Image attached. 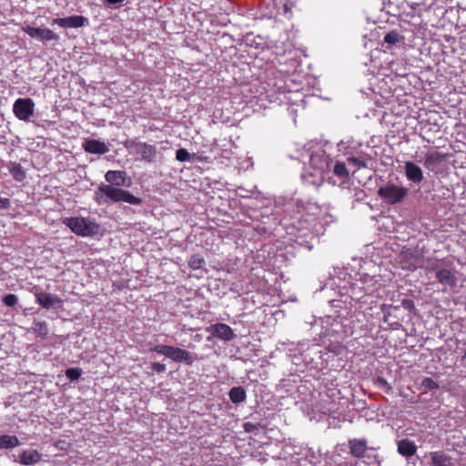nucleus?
Masks as SVG:
<instances>
[{
    "instance_id": "7ed1b4c3",
    "label": "nucleus",
    "mask_w": 466,
    "mask_h": 466,
    "mask_svg": "<svg viewBox=\"0 0 466 466\" xmlns=\"http://www.w3.org/2000/svg\"><path fill=\"white\" fill-rule=\"evenodd\" d=\"M63 223L76 235L81 237H92L96 235L99 231L98 224L90 218H66Z\"/></svg>"
},
{
    "instance_id": "f257e3e1",
    "label": "nucleus",
    "mask_w": 466,
    "mask_h": 466,
    "mask_svg": "<svg viewBox=\"0 0 466 466\" xmlns=\"http://www.w3.org/2000/svg\"><path fill=\"white\" fill-rule=\"evenodd\" d=\"M94 199L99 205L126 202L138 206L142 203L140 198L135 197L129 191L104 183H101L95 190Z\"/></svg>"
},
{
    "instance_id": "aec40b11",
    "label": "nucleus",
    "mask_w": 466,
    "mask_h": 466,
    "mask_svg": "<svg viewBox=\"0 0 466 466\" xmlns=\"http://www.w3.org/2000/svg\"><path fill=\"white\" fill-rule=\"evenodd\" d=\"M361 147V143L353 139V137H348L346 139H342L338 143L339 151L344 153L345 155L350 154L353 151H356Z\"/></svg>"
},
{
    "instance_id": "f8f14e48",
    "label": "nucleus",
    "mask_w": 466,
    "mask_h": 466,
    "mask_svg": "<svg viewBox=\"0 0 466 466\" xmlns=\"http://www.w3.org/2000/svg\"><path fill=\"white\" fill-rule=\"evenodd\" d=\"M106 185L114 187H128L130 179L127 177L126 171L123 170H109L105 175Z\"/></svg>"
},
{
    "instance_id": "f704fd0d",
    "label": "nucleus",
    "mask_w": 466,
    "mask_h": 466,
    "mask_svg": "<svg viewBox=\"0 0 466 466\" xmlns=\"http://www.w3.org/2000/svg\"><path fill=\"white\" fill-rule=\"evenodd\" d=\"M348 162L350 164H353L355 167H365V163L363 160L358 158V157H348Z\"/></svg>"
},
{
    "instance_id": "5701e85b",
    "label": "nucleus",
    "mask_w": 466,
    "mask_h": 466,
    "mask_svg": "<svg viewBox=\"0 0 466 466\" xmlns=\"http://www.w3.org/2000/svg\"><path fill=\"white\" fill-rule=\"evenodd\" d=\"M404 37L396 30L389 32L384 36V43L387 45V48H390L399 44H402Z\"/></svg>"
},
{
    "instance_id": "9d476101",
    "label": "nucleus",
    "mask_w": 466,
    "mask_h": 466,
    "mask_svg": "<svg viewBox=\"0 0 466 466\" xmlns=\"http://www.w3.org/2000/svg\"><path fill=\"white\" fill-rule=\"evenodd\" d=\"M23 31L32 38L39 40L43 43L58 40L59 35L48 28L34 27L30 25L23 26Z\"/></svg>"
},
{
    "instance_id": "cd10ccee",
    "label": "nucleus",
    "mask_w": 466,
    "mask_h": 466,
    "mask_svg": "<svg viewBox=\"0 0 466 466\" xmlns=\"http://www.w3.org/2000/svg\"><path fill=\"white\" fill-rule=\"evenodd\" d=\"M20 444V441L15 436L2 435V449L14 448Z\"/></svg>"
},
{
    "instance_id": "473e14b6",
    "label": "nucleus",
    "mask_w": 466,
    "mask_h": 466,
    "mask_svg": "<svg viewBox=\"0 0 466 466\" xmlns=\"http://www.w3.org/2000/svg\"><path fill=\"white\" fill-rule=\"evenodd\" d=\"M2 301L8 307H13L15 306L17 301H18V299L15 295L14 294H8L6 296H5L3 299H2Z\"/></svg>"
},
{
    "instance_id": "c756f323",
    "label": "nucleus",
    "mask_w": 466,
    "mask_h": 466,
    "mask_svg": "<svg viewBox=\"0 0 466 466\" xmlns=\"http://www.w3.org/2000/svg\"><path fill=\"white\" fill-rule=\"evenodd\" d=\"M82 370L80 368H70L66 370V376L71 381L77 380L82 375Z\"/></svg>"
},
{
    "instance_id": "a19ab883",
    "label": "nucleus",
    "mask_w": 466,
    "mask_h": 466,
    "mask_svg": "<svg viewBox=\"0 0 466 466\" xmlns=\"http://www.w3.org/2000/svg\"><path fill=\"white\" fill-rule=\"evenodd\" d=\"M378 381H379L380 384H382V385H385V386H386V385H388L387 381H386L384 379L380 378V379L378 380Z\"/></svg>"
},
{
    "instance_id": "a211bd4d",
    "label": "nucleus",
    "mask_w": 466,
    "mask_h": 466,
    "mask_svg": "<svg viewBox=\"0 0 466 466\" xmlns=\"http://www.w3.org/2000/svg\"><path fill=\"white\" fill-rule=\"evenodd\" d=\"M42 455L36 450H25L20 455V463L30 466L38 463Z\"/></svg>"
},
{
    "instance_id": "a878e982",
    "label": "nucleus",
    "mask_w": 466,
    "mask_h": 466,
    "mask_svg": "<svg viewBox=\"0 0 466 466\" xmlns=\"http://www.w3.org/2000/svg\"><path fill=\"white\" fill-rule=\"evenodd\" d=\"M331 170L340 178H346L349 177V171L346 168L345 164L342 162H336L334 165L332 164Z\"/></svg>"
},
{
    "instance_id": "b1692460",
    "label": "nucleus",
    "mask_w": 466,
    "mask_h": 466,
    "mask_svg": "<svg viewBox=\"0 0 466 466\" xmlns=\"http://www.w3.org/2000/svg\"><path fill=\"white\" fill-rule=\"evenodd\" d=\"M7 168L16 181L21 182L25 178V171L19 164L10 162L7 164Z\"/></svg>"
},
{
    "instance_id": "c9c22d12",
    "label": "nucleus",
    "mask_w": 466,
    "mask_h": 466,
    "mask_svg": "<svg viewBox=\"0 0 466 466\" xmlns=\"http://www.w3.org/2000/svg\"><path fill=\"white\" fill-rule=\"evenodd\" d=\"M259 429V424H254L251 422H246L244 424V430L246 432H254Z\"/></svg>"
},
{
    "instance_id": "e433bc0d",
    "label": "nucleus",
    "mask_w": 466,
    "mask_h": 466,
    "mask_svg": "<svg viewBox=\"0 0 466 466\" xmlns=\"http://www.w3.org/2000/svg\"><path fill=\"white\" fill-rule=\"evenodd\" d=\"M152 369L157 373L164 372L166 370V365L159 363V362H154L152 364Z\"/></svg>"
},
{
    "instance_id": "58836bf2",
    "label": "nucleus",
    "mask_w": 466,
    "mask_h": 466,
    "mask_svg": "<svg viewBox=\"0 0 466 466\" xmlns=\"http://www.w3.org/2000/svg\"><path fill=\"white\" fill-rule=\"evenodd\" d=\"M9 206L8 198H2V208H6Z\"/></svg>"
},
{
    "instance_id": "0eeeda50",
    "label": "nucleus",
    "mask_w": 466,
    "mask_h": 466,
    "mask_svg": "<svg viewBox=\"0 0 466 466\" xmlns=\"http://www.w3.org/2000/svg\"><path fill=\"white\" fill-rule=\"evenodd\" d=\"M332 164V158L321 148L310 154L309 165L316 172V175H322L331 171Z\"/></svg>"
},
{
    "instance_id": "c85d7f7f",
    "label": "nucleus",
    "mask_w": 466,
    "mask_h": 466,
    "mask_svg": "<svg viewBox=\"0 0 466 466\" xmlns=\"http://www.w3.org/2000/svg\"><path fill=\"white\" fill-rule=\"evenodd\" d=\"M33 329L40 336L45 337L47 335L48 329L46 321H35Z\"/></svg>"
},
{
    "instance_id": "dca6fc26",
    "label": "nucleus",
    "mask_w": 466,
    "mask_h": 466,
    "mask_svg": "<svg viewBox=\"0 0 466 466\" xmlns=\"http://www.w3.org/2000/svg\"><path fill=\"white\" fill-rule=\"evenodd\" d=\"M86 18L82 15H72L65 18H56L53 24L65 28H78L85 25Z\"/></svg>"
},
{
    "instance_id": "ddd939ff",
    "label": "nucleus",
    "mask_w": 466,
    "mask_h": 466,
    "mask_svg": "<svg viewBox=\"0 0 466 466\" xmlns=\"http://www.w3.org/2000/svg\"><path fill=\"white\" fill-rule=\"evenodd\" d=\"M209 331L214 337H217L224 341H230L235 339L233 329L227 324L217 323L210 326Z\"/></svg>"
},
{
    "instance_id": "4468645a",
    "label": "nucleus",
    "mask_w": 466,
    "mask_h": 466,
    "mask_svg": "<svg viewBox=\"0 0 466 466\" xmlns=\"http://www.w3.org/2000/svg\"><path fill=\"white\" fill-rule=\"evenodd\" d=\"M83 149L90 154L104 155L109 152L107 145L97 139H86L82 145Z\"/></svg>"
},
{
    "instance_id": "2eb2a0df",
    "label": "nucleus",
    "mask_w": 466,
    "mask_h": 466,
    "mask_svg": "<svg viewBox=\"0 0 466 466\" xmlns=\"http://www.w3.org/2000/svg\"><path fill=\"white\" fill-rule=\"evenodd\" d=\"M405 176L413 184H420L423 180L422 169L412 161L404 163Z\"/></svg>"
},
{
    "instance_id": "f3484780",
    "label": "nucleus",
    "mask_w": 466,
    "mask_h": 466,
    "mask_svg": "<svg viewBox=\"0 0 466 466\" xmlns=\"http://www.w3.org/2000/svg\"><path fill=\"white\" fill-rule=\"evenodd\" d=\"M373 278H367L362 286H360L357 282L351 287V297L355 299H360L362 298L361 293L369 294L371 292L370 289L373 286Z\"/></svg>"
},
{
    "instance_id": "393cba45",
    "label": "nucleus",
    "mask_w": 466,
    "mask_h": 466,
    "mask_svg": "<svg viewBox=\"0 0 466 466\" xmlns=\"http://www.w3.org/2000/svg\"><path fill=\"white\" fill-rule=\"evenodd\" d=\"M441 157L439 153H437V152L428 153L425 156L424 167L426 168H428L429 170H432L435 167V166L441 162Z\"/></svg>"
},
{
    "instance_id": "72a5a7b5",
    "label": "nucleus",
    "mask_w": 466,
    "mask_h": 466,
    "mask_svg": "<svg viewBox=\"0 0 466 466\" xmlns=\"http://www.w3.org/2000/svg\"><path fill=\"white\" fill-rule=\"evenodd\" d=\"M316 240V238L313 234H311L310 240H299V237L297 239V242L300 246H304L306 248L310 250L313 248V242Z\"/></svg>"
},
{
    "instance_id": "2f4dec72",
    "label": "nucleus",
    "mask_w": 466,
    "mask_h": 466,
    "mask_svg": "<svg viewBox=\"0 0 466 466\" xmlns=\"http://www.w3.org/2000/svg\"><path fill=\"white\" fill-rule=\"evenodd\" d=\"M176 159L179 162L191 161V155L185 148H179L176 152Z\"/></svg>"
},
{
    "instance_id": "4c0bfd02",
    "label": "nucleus",
    "mask_w": 466,
    "mask_h": 466,
    "mask_svg": "<svg viewBox=\"0 0 466 466\" xmlns=\"http://www.w3.org/2000/svg\"><path fill=\"white\" fill-rule=\"evenodd\" d=\"M402 306H403L405 309H409V310H411V309H414V303H413V301H412V300H410V299H403V300H402Z\"/></svg>"
},
{
    "instance_id": "ea45409f",
    "label": "nucleus",
    "mask_w": 466,
    "mask_h": 466,
    "mask_svg": "<svg viewBox=\"0 0 466 466\" xmlns=\"http://www.w3.org/2000/svg\"><path fill=\"white\" fill-rule=\"evenodd\" d=\"M109 5H116V4H121L123 3L125 0H106Z\"/></svg>"
},
{
    "instance_id": "6e6552de",
    "label": "nucleus",
    "mask_w": 466,
    "mask_h": 466,
    "mask_svg": "<svg viewBox=\"0 0 466 466\" xmlns=\"http://www.w3.org/2000/svg\"><path fill=\"white\" fill-rule=\"evenodd\" d=\"M350 454L356 459L367 458L369 461H376L377 455H371L370 451H374L373 448L368 447L365 439H350L349 441Z\"/></svg>"
},
{
    "instance_id": "9b49d317",
    "label": "nucleus",
    "mask_w": 466,
    "mask_h": 466,
    "mask_svg": "<svg viewBox=\"0 0 466 466\" xmlns=\"http://www.w3.org/2000/svg\"><path fill=\"white\" fill-rule=\"evenodd\" d=\"M35 301L44 309H59L62 307L63 301L56 295L46 293V292H38L35 294Z\"/></svg>"
},
{
    "instance_id": "79ce46f5",
    "label": "nucleus",
    "mask_w": 466,
    "mask_h": 466,
    "mask_svg": "<svg viewBox=\"0 0 466 466\" xmlns=\"http://www.w3.org/2000/svg\"><path fill=\"white\" fill-rule=\"evenodd\" d=\"M465 358H466V352H465Z\"/></svg>"
},
{
    "instance_id": "1a4fd4ad",
    "label": "nucleus",
    "mask_w": 466,
    "mask_h": 466,
    "mask_svg": "<svg viewBox=\"0 0 466 466\" xmlns=\"http://www.w3.org/2000/svg\"><path fill=\"white\" fill-rule=\"evenodd\" d=\"M35 103L31 98H18L13 106V111L17 118L23 121H28L33 116Z\"/></svg>"
},
{
    "instance_id": "bb28decb",
    "label": "nucleus",
    "mask_w": 466,
    "mask_h": 466,
    "mask_svg": "<svg viewBox=\"0 0 466 466\" xmlns=\"http://www.w3.org/2000/svg\"><path fill=\"white\" fill-rule=\"evenodd\" d=\"M205 265L204 258L199 254L192 255L188 260V266L191 269L196 270L201 268Z\"/></svg>"
},
{
    "instance_id": "39448f33",
    "label": "nucleus",
    "mask_w": 466,
    "mask_h": 466,
    "mask_svg": "<svg viewBox=\"0 0 466 466\" xmlns=\"http://www.w3.org/2000/svg\"><path fill=\"white\" fill-rule=\"evenodd\" d=\"M409 188L388 182L378 190V195L389 205H396L403 202L408 197Z\"/></svg>"
},
{
    "instance_id": "20e7f679",
    "label": "nucleus",
    "mask_w": 466,
    "mask_h": 466,
    "mask_svg": "<svg viewBox=\"0 0 466 466\" xmlns=\"http://www.w3.org/2000/svg\"><path fill=\"white\" fill-rule=\"evenodd\" d=\"M124 147L130 154L138 156L137 159L147 163L154 162L157 157V148L155 146L140 142L136 139L127 140Z\"/></svg>"
},
{
    "instance_id": "423d86ee",
    "label": "nucleus",
    "mask_w": 466,
    "mask_h": 466,
    "mask_svg": "<svg viewBox=\"0 0 466 466\" xmlns=\"http://www.w3.org/2000/svg\"><path fill=\"white\" fill-rule=\"evenodd\" d=\"M152 351L164 355L175 362H185L188 365L193 362L191 353L177 347L157 345L152 349Z\"/></svg>"
},
{
    "instance_id": "4be33fe9",
    "label": "nucleus",
    "mask_w": 466,
    "mask_h": 466,
    "mask_svg": "<svg viewBox=\"0 0 466 466\" xmlns=\"http://www.w3.org/2000/svg\"><path fill=\"white\" fill-rule=\"evenodd\" d=\"M228 397H229V400L233 403H235V404L241 403L247 398L246 390H244V388H242L240 386L233 387L230 389V390L228 392Z\"/></svg>"
},
{
    "instance_id": "412c9836",
    "label": "nucleus",
    "mask_w": 466,
    "mask_h": 466,
    "mask_svg": "<svg viewBox=\"0 0 466 466\" xmlns=\"http://www.w3.org/2000/svg\"><path fill=\"white\" fill-rule=\"evenodd\" d=\"M417 451L416 445L413 443V441L409 440H401L398 441V452L406 457L410 458L415 454Z\"/></svg>"
},
{
    "instance_id": "f03ea898",
    "label": "nucleus",
    "mask_w": 466,
    "mask_h": 466,
    "mask_svg": "<svg viewBox=\"0 0 466 466\" xmlns=\"http://www.w3.org/2000/svg\"><path fill=\"white\" fill-rule=\"evenodd\" d=\"M451 266L452 262L450 259L436 261L430 266V270L435 271L437 281L451 289L458 284L457 270Z\"/></svg>"
},
{
    "instance_id": "7c9ffc66",
    "label": "nucleus",
    "mask_w": 466,
    "mask_h": 466,
    "mask_svg": "<svg viewBox=\"0 0 466 466\" xmlns=\"http://www.w3.org/2000/svg\"><path fill=\"white\" fill-rule=\"evenodd\" d=\"M439 384L431 378H424L421 381V388L425 390H438Z\"/></svg>"
},
{
    "instance_id": "6ab92c4d",
    "label": "nucleus",
    "mask_w": 466,
    "mask_h": 466,
    "mask_svg": "<svg viewBox=\"0 0 466 466\" xmlns=\"http://www.w3.org/2000/svg\"><path fill=\"white\" fill-rule=\"evenodd\" d=\"M431 466H452L451 457L443 451H433L430 453Z\"/></svg>"
}]
</instances>
